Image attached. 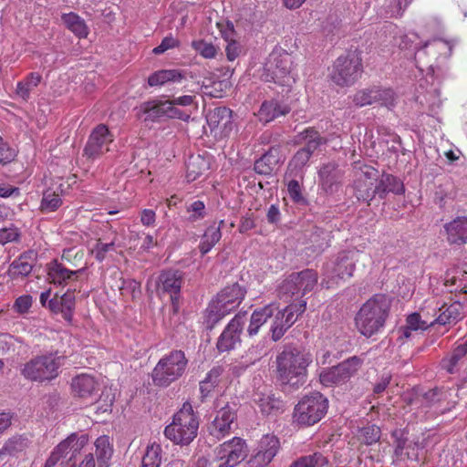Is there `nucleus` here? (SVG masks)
<instances>
[{
	"instance_id": "nucleus-39",
	"label": "nucleus",
	"mask_w": 467,
	"mask_h": 467,
	"mask_svg": "<svg viewBox=\"0 0 467 467\" xmlns=\"http://www.w3.org/2000/svg\"><path fill=\"white\" fill-rule=\"evenodd\" d=\"M463 358H467V339L441 360V367L448 373L453 374L458 370Z\"/></svg>"
},
{
	"instance_id": "nucleus-26",
	"label": "nucleus",
	"mask_w": 467,
	"mask_h": 467,
	"mask_svg": "<svg viewBox=\"0 0 467 467\" xmlns=\"http://www.w3.org/2000/svg\"><path fill=\"white\" fill-rule=\"evenodd\" d=\"M415 60L418 63L424 62V59L431 56L436 60L440 56H451L452 47L444 40L432 39L427 41L420 47H415Z\"/></svg>"
},
{
	"instance_id": "nucleus-52",
	"label": "nucleus",
	"mask_w": 467,
	"mask_h": 467,
	"mask_svg": "<svg viewBox=\"0 0 467 467\" xmlns=\"http://www.w3.org/2000/svg\"><path fill=\"white\" fill-rule=\"evenodd\" d=\"M381 431L379 427L372 424L359 430L358 440L366 445H372L379 441Z\"/></svg>"
},
{
	"instance_id": "nucleus-61",
	"label": "nucleus",
	"mask_w": 467,
	"mask_h": 467,
	"mask_svg": "<svg viewBox=\"0 0 467 467\" xmlns=\"http://www.w3.org/2000/svg\"><path fill=\"white\" fill-rule=\"evenodd\" d=\"M18 236V230L16 227L12 226L0 229V243L3 244L17 240Z\"/></svg>"
},
{
	"instance_id": "nucleus-2",
	"label": "nucleus",
	"mask_w": 467,
	"mask_h": 467,
	"mask_svg": "<svg viewBox=\"0 0 467 467\" xmlns=\"http://www.w3.org/2000/svg\"><path fill=\"white\" fill-rule=\"evenodd\" d=\"M390 301L385 295L378 294L367 300L355 317L358 330L366 337L382 329L389 316Z\"/></svg>"
},
{
	"instance_id": "nucleus-51",
	"label": "nucleus",
	"mask_w": 467,
	"mask_h": 467,
	"mask_svg": "<svg viewBox=\"0 0 467 467\" xmlns=\"http://www.w3.org/2000/svg\"><path fill=\"white\" fill-rule=\"evenodd\" d=\"M328 464V459L320 451L297 458L290 467H324Z\"/></svg>"
},
{
	"instance_id": "nucleus-29",
	"label": "nucleus",
	"mask_w": 467,
	"mask_h": 467,
	"mask_svg": "<svg viewBox=\"0 0 467 467\" xmlns=\"http://www.w3.org/2000/svg\"><path fill=\"white\" fill-rule=\"evenodd\" d=\"M36 260V254L33 251L26 252L14 260L8 269V275L13 279L27 276L33 270Z\"/></svg>"
},
{
	"instance_id": "nucleus-13",
	"label": "nucleus",
	"mask_w": 467,
	"mask_h": 467,
	"mask_svg": "<svg viewBox=\"0 0 467 467\" xmlns=\"http://www.w3.org/2000/svg\"><path fill=\"white\" fill-rule=\"evenodd\" d=\"M144 115V121L160 122L166 119H178L187 121L190 114L176 107L170 100L153 99L142 103L139 108V117Z\"/></svg>"
},
{
	"instance_id": "nucleus-4",
	"label": "nucleus",
	"mask_w": 467,
	"mask_h": 467,
	"mask_svg": "<svg viewBox=\"0 0 467 467\" xmlns=\"http://www.w3.org/2000/svg\"><path fill=\"white\" fill-rule=\"evenodd\" d=\"M64 358L57 352H47L37 355L26 362L21 369V375L28 380L36 382L51 381L59 375Z\"/></svg>"
},
{
	"instance_id": "nucleus-1",
	"label": "nucleus",
	"mask_w": 467,
	"mask_h": 467,
	"mask_svg": "<svg viewBox=\"0 0 467 467\" xmlns=\"http://www.w3.org/2000/svg\"><path fill=\"white\" fill-rule=\"evenodd\" d=\"M311 353L305 348L286 346L276 356V379L283 390H296L307 379V368L312 363Z\"/></svg>"
},
{
	"instance_id": "nucleus-43",
	"label": "nucleus",
	"mask_w": 467,
	"mask_h": 467,
	"mask_svg": "<svg viewBox=\"0 0 467 467\" xmlns=\"http://www.w3.org/2000/svg\"><path fill=\"white\" fill-rule=\"evenodd\" d=\"M429 312L426 314L424 310L420 313H412L407 317V325L404 328L403 335L406 337L410 336L411 330H426L428 327H432V319L429 318Z\"/></svg>"
},
{
	"instance_id": "nucleus-42",
	"label": "nucleus",
	"mask_w": 467,
	"mask_h": 467,
	"mask_svg": "<svg viewBox=\"0 0 467 467\" xmlns=\"http://www.w3.org/2000/svg\"><path fill=\"white\" fill-rule=\"evenodd\" d=\"M42 81V76L37 72L29 73L23 80L17 82L16 94L24 101L30 98L31 91L36 88Z\"/></svg>"
},
{
	"instance_id": "nucleus-14",
	"label": "nucleus",
	"mask_w": 467,
	"mask_h": 467,
	"mask_svg": "<svg viewBox=\"0 0 467 467\" xmlns=\"http://www.w3.org/2000/svg\"><path fill=\"white\" fill-rule=\"evenodd\" d=\"M306 307V301L299 300L298 303L291 304L275 315L270 329L273 341H278L285 335L287 329L297 320L298 317L305 312Z\"/></svg>"
},
{
	"instance_id": "nucleus-15",
	"label": "nucleus",
	"mask_w": 467,
	"mask_h": 467,
	"mask_svg": "<svg viewBox=\"0 0 467 467\" xmlns=\"http://www.w3.org/2000/svg\"><path fill=\"white\" fill-rule=\"evenodd\" d=\"M280 450L279 439L274 434H265L245 462L244 467H266Z\"/></svg>"
},
{
	"instance_id": "nucleus-23",
	"label": "nucleus",
	"mask_w": 467,
	"mask_h": 467,
	"mask_svg": "<svg viewBox=\"0 0 467 467\" xmlns=\"http://www.w3.org/2000/svg\"><path fill=\"white\" fill-rule=\"evenodd\" d=\"M30 443L25 435L16 434L9 437L0 448V463L6 464L13 459H18L26 452Z\"/></svg>"
},
{
	"instance_id": "nucleus-28",
	"label": "nucleus",
	"mask_w": 467,
	"mask_h": 467,
	"mask_svg": "<svg viewBox=\"0 0 467 467\" xmlns=\"http://www.w3.org/2000/svg\"><path fill=\"white\" fill-rule=\"evenodd\" d=\"M83 272L84 268L76 271L69 270L57 260L47 265L48 279L57 285H66L69 281L77 279L78 275Z\"/></svg>"
},
{
	"instance_id": "nucleus-18",
	"label": "nucleus",
	"mask_w": 467,
	"mask_h": 467,
	"mask_svg": "<svg viewBox=\"0 0 467 467\" xmlns=\"http://www.w3.org/2000/svg\"><path fill=\"white\" fill-rule=\"evenodd\" d=\"M245 312L236 314L224 327L216 342L219 352H229L241 344Z\"/></svg>"
},
{
	"instance_id": "nucleus-33",
	"label": "nucleus",
	"mask_w": 467,
	"mask_h": 467,
	"mask_svg": "<svg viewBox=\"0 0 467 467\" xmlns=\"http://www.w3.org/2000/svg\"><path fill=\"white\" fill-rule=\"evenodd\" d=\"M377 195L383 199L388 193L402 194L405 192L403 182L394 175L383 173L378 177L375 190Z\"/></svg>"
},
{
	"instance_id": "nucleus-32",
	"label": "nucleus",
	"mask_w": 467,
	"mask_h": 467,
	"mask_svg": "<svg viewBox=\"0 0 467 467\" xmlns=\"http://www.w3.org/2000/svg\"><path fill=\"white\" fill-rule=\"evenodd\" d=\"M447 240L450 244H462L467 243V217H457L444 225Z\"/></svg>"
},
{
	"instance_id": "nucleus-64",
	"label": "nucleus",
	"mask_w": 467,
	"mask_h": 467,
	"mask_svg": "<svg viewBox=\"0 0 467 467\" xmlns=\"http://www.w3.org/2000/svg\"><path fill=\"white\" fill-rule=\"evenodd\" d=\"M255 223L253 218V215L250 213H246L244 216L241 218V222L239 224V232L240 233H246L253 228H254Z\"/></svg>"
},
{
	"instance_id": "nucleus-25",
	"label": "nucleus",
	"mask_w": 467,
	"mask_h": 467,
	"mask_svg": "<svg viewBox=\"0 0 467 467\" xmlns=\"http://www.w3.org/2000/svg\"><path fill=\"white\" fill-rule=\"evenodd\" d=\"M432 324L441 326L455 324L463 317V306L459 302L451 305L443 304L439 306L437 303L432 308Z\"/></svg>"
},
{
	"instance_id": "nucleus-53",
	"label": "nucleus",
	"mask_w": 467,
	"mask_h": 467,
	"mask_svg": "<svg viewBox=\"0 0 467 467\" xmlns=\"http://www.w3.org/2000/svg\"><path fill=\"white\" fill-rule=\"evenodd\" d=\"M60 306L62 308V317L67 322H71L73 317V312L76 306V299L74 292L67 290L59 298Z\"/></svg>"
},
{
	"instance_id": "nucleus-50",
	"label": "nucleus",
	"mask_w": 467,
	"mask_h": 467,
	"mask_svg": "<svg viewBox=\"0 0 467 467\" xmlns=\"http://www.w3.org/2000/svg\"><path fill=\"white\" fill-rule=\"evenodd\" d=\"M162 462V448L153 442L149 444L143 454L140 467H160Z\"/></svg>"
},
{
	"instance_id": "nucleus-34",
	"label": "nucleus",
	"mask_w": 467,
	"mask_h": 467,
	"mask_svg": "<svg viewBox=\"0 0 467 467\" xmlns=\"http://www.w3.org/2000/svg\"><path fill=\"white\" fill-rule=\"evenodd\" d=\"M224 225V221L221 220L219 223L213 222L202 235L201 242L199 244L200 253L204 255L209 253L213 247L222 238V227Z\"/></svg>"
},
{
	"instance_id": "nucleus-20",
	"label": "nucleus",
	"mask_w": 467,
	"mask_h": 467,
	"mask_svg": "<svg viewBox=\"0 0 467 467\" xmlns=\"http://www.w3.org/2000/svg\"><path fill=\"white\" fill-rule=\"evenodd\" d=\"M248 452L246 441L240 437H234L215 449L216 457L221 461L226 460L230 467H236L247 457Z\"/></svg>"
},
{
	"instance_id": "nucleus-49",
	"label": "nucleus",
	"mask_w": 467,
	"mask_h": 467,
	"mask_svg": "<svg viewBox=\"0 0 467 467\" xmlns=\"http://www.w3.org/2000/svg\"><path fill=\"white\" fill-rule=\"evenodd\" d=\"M223 37L226 42L225 53L229 61L235 60L243 52V46L235 38V32L233 28L223 32Z\"/></svg>"
},
{
	"instance_id": "nucleus-8",
	"label": "nucleus",
	"mask_w": 467,
	"mask_h": 467,
	"mask_svg": "<svg viewBox=\"0 0 467 467\" xmlns=\"http://www.w3.org/2000/svg\"><path fill=\"white\" fill-rule=\"evenodd\" d=\"M317 279V272L312 269L292 273L278 286V296L285 301L300 299L315 288Z\"/></svg>"
},
{
	"instance_id": "nucleus-56",
	"label": "nucleus",
	"mask_w": 467,
	"mask_h": 467,
	"mask_svg": "<svg viewBox=\"0 0 467 467\" xmlns=\"http://www.w3.org/2000/svg\"><path fill=\"white\" fill-rule=\"evenodd\" d=\"M187 212L191 213L188 221L194 223L203 219L206 216L205 204L202 201H195L187 207Z\"/></svg>"
},
{
	"instance_id": "nucleus-40",
	"label": "nucleus",
	"mask_w": 467,
	"mask_h": 467,
	"mask_svg": "<svg viewBox=\"0 0 467 467\" xmlns=\"http://www.w3.org/2000/svg\"><path fill=\"white\" fill-rule=\"evenodd\" d=\"M98 386L95 379L89 375H79L72 379L71 388L76 395L87 398L92 395Z\"/></svg>"
},
{
	"instance_id": "nucleus-24",
	"label": "nucleus",
	"mask_w": 467,
	"mask_h": 467,
	"mask_svg": "<svg viewBox=\"0 0 467 467\" xmlns=\"http://www.w3.org/2000/svg\"><path fill=\"white\" fill-rule=\"evenodd\" d=\"M236 419V411L229 404L217 411L213 422L208 427L209 433L218 440L229 434L231 425Z\"/></svg>"
},
{
	"instance_id": "nucleus-3",
	"label": "nucleus",
	"mask_w": 467,
	"mask_h": 467,
	"mask_svg": "<svg viewBox=\"0 0 467 467\" xmlns=\"http://www.w3.org/2000/svg\"><path fill=\"white\" fill-rule=\"evenodd\" d=\"M198 429L199 418L191 403L185 402L173 415L171 423L165 427L164 434L173 443L185 446L197 437Z\"/></svg>"
},
{
	"instance_id": "nucleus-47",
	"label": "nucleus",
	"mask_w": 467,
	"mask_h": 467,
	"mask_svg": "<svg viewBox=\"0 0 467 467\" xmlns=\"http://www.w3.org/2000/svg\"><path fill=\"white\" fill-rule=\"evenodd\" d=\"M310 158L311 155L300 148L289 161L286 171H289V175L304 177V168L307 165Z\"/></svg>"
},
{
	"instance_id": "nucleus-9",
	"label": "nucleus",
	"mask_w": 467,
	"mask_h": 467,
	"mask_svg": "<svg viewBox=\"0 0 467 467\" xmlns=\"http://www.w3.org/2000/svg\"><path fill=\"white\" fill-rule=\"evenodd\" d=\"M293 61L290 54L271 53L265 65L264 78L267 82H274L283 87H291L296 77L292 68Z\"/></svg>"
},
{
	"instance_id": "nucleus-55",
	"label": "nucleus",
	"mask_w": 467,
	"mask_h": 467,
	"mask_svg": "<svg viewBox=\"0 0 467 467\" xmlns=\"http://www.w3.org/2000/svg\"><path fill=\"white\" fill-rule=\"evenodd\" d=\"M192 46L204 58H213L217 54V48L212 43L204 40L193 41Z\"/></svg>"
},
{
	"instance_id": "nucleus-11",
	"label": "nucleus",
	"mask_w": 467,
	"mask_h": 467,
	"mask_svg": "<svg viewBox=\"0 0 467 467\" xmlns=\"http://www.w3.org/2000/svg\"><path fill=\"white\" fill-rule=\"evenodd\" d=\"M88 441V437L86 434H70L53 449L44 467H55L59 462L63 464L65 462H73Z\"/></svg>"
},
{
	"instance_id": "nucleus-27",
	"label": "nucleus",
	"mask_w": 467,
	"mask_h": 467,
	"mask_svg": "<svg viewBox=\"0 0 467 467\" xmlns=\"http://www.w3.org/2000/svg\"><path fill=\"white\" fill-rule=\"evenodd\" d=\"M206 121L211 131L225 134L232 130V111L225 107L214 108L207 113Z\"/></svg>"
},
{
	"instance_id": "nucleus-62",
	"label": "nucleus",
	"mask_w": 467,
	"mask_h": 467,
	"mask_svg": "<svg viewBox=\"0 0 467 467\" xmlns=\"http://www.w3.org/2000/svg\"><path fill=\"white\" fill-rule=\"evenodd\" d=\"M32 305V297L30 296H19L15 302V308L18 313H26Z\"/></svg>"
},
{
	"instance_id": "nucleus-31",
	"label": "nucleus",
	"mask_w": 467,
	"mask_h": 467,
	"mask_svg": "<svg viewBox=\"0 0 467 467\" xmlns=\"http://www.w3.org/2000/svg\"><path fill=\"white\" fill-rule=\"evenodd\" d=\"M290 108L287 104L278 100H267L262 103L257 116L261 122L268 123L278 117L289 113Z\"/></svg>"
},
{
	"instance_id": "nucleus-41",
	"label": "nucleus",
	"mask_w": 467,
	"mask_h": 467,
	"mask_svg": "<svg viewBox=\"0 0 467 467\" xmlns=\"http://www.w3.org/2000/svg\"><path fill=\"white\" fill-rule=\"evenodd\" d=\"M299 140L305 143L301 149L312 154L327 140L313 128H307L298 134Z\"/></svg>"
},
{
	"instance_id": "nucleus-46",
	"label": "nucleus",
	"mask_w": 467,
	"mask_h": 467,
	"mask_svg": "<svg viewBox=\"0 0 467 467\" xmlns=\"http://www.w3.org/2000/svg\"><path fill=\"white\" fill-rule=\"evenodd\" d=\"M228 314L213 301H211L204 312L203 325L207 330H213L214 327Z\"/></svg>"
},
{
	"instance_id": "nucleus-30",
	"label": "nucleus",
	"mask_w": 467,
	"mask_h": 467,
	"mask_svg": "<svg viewBox=\"0 0 467 467\" xmlns=\"http://www.w3.org/2000/svg\"><path fill=\"white\" fill-rule=\"evenodd\" d=\"M343 176V171L339 169L338 164L336 162H328L323 164L318 171V177L322 188L327 192H333L334 186L338 184Z\"/></svg>"
},
{
	"instance_id": "nucleus-60",
	"label": "nucleus",
	"mask_w": 467,
	"mask_h": 467,
	"mask_svg": "<svg viewBox=\"0 0 467 467\" xmlns=\"http://www.w3.org/2000/svg\"><path fill=\"white\" fill-rule=\"evenodd\" d=\"M199 163H203V160L198 155L197 157H192L187 163V178L188 180L194 181L196 180L201 174L202 171H195V166H197Z\"/></svg>"
},
{
	"instance_id": "nucleus-54",
	"label": "nucleus",
	"mask_w": 467,
	"mask_h": 467,
	"mask_svg": "<svg viewBox=\"0 0 467 467\" xmlns=\"http://www.w3.org/2000/svg\"><path fill=\"white\" fill-rule=\"evenodd\" d=\"M62 204V200L58 194L47 191L43 194L40 208L43 212L51 213L57 210Z\"/></svg>"
},
{
	"instance_id": "nucleus-36",
	"label": "nucleus",
	"mask_w": 467,
	"mask_h": 467,
	"mask_svg": "<svg viewBox=\"0 0 467 467\" xmlns=\"http://www.w3.org/2000/svg\"><path fill=\"white\" fill-rule=\"evenodd\" d=\"M274 316V306L267 305L263 307L255 309L250 317V322L247 327V335L254 337L258 334L260 328L266 323V321Z\"/></svg>"
},
{
	"instance_id": "nucleus-19",
	"label": "nucleus",
	"mask_w": 467,
	"mask_h": 467,
	"mask_svg": "<svg viewBox=\"0 0 467 467\" xmlns=\"http://www.w3.org/2000/svg\"><path fill=\"white\" fill-rule=\"evenodd\" d=\"M114 140L113 134L104 124L98 125L90 133L84 148V155L95 160L109 150V144Z\"/></svg>"
},
{
	"instance_id": "nucleus-37",
	"label": "nucleus",
	"mask_w": 467,
	"mask_h": 467,
	"mask_svg": "<svg viewBox=\"0 0 467 467\" xmlns=\"http://www.w3.org/2000/svg\"><path fill=\"white\" fill-rule=\"evenodd\" d=\"M184 78V73L179 69H161L149 76L148 84L150 87H161L170 82L179 83Z\"/></svg>"
},
{
	"instance_id": "nucleus-17",
	"label": "nucleus",
	"mask_w": 467,
	"mask_h": 467,
	"mask_svg": "<svg viewBox=\"0 0 467 467\" xmlns=\"http://www.w3.org/2000/svg\"><path fill=\"white\" fill-rule=\"evenodd\" d=\"M395 92L389 88L373 86L357 91L353 97V102L357 107L379 104L387 108L394 106Z\"/></svg>"
},
{
	"instance_id": "nucleus-58",
	"label": "nucleus",
	"mask_w": 467,
	"mask_h": 467,
	"mask_svg": "<svg viewBox=\"0 0 467 467\" xmlns=\"http://www.w3.org/2000/svg\"><path fill=\"white\" fill-rule=\"evenodd\" d=\"M265 349L264 344L260 343L255 346H252L246 352V357L249 358V360L248 363L245 364V367L254 364L265 355Z\"/></svg>"
},
{
	"instance_id": "nucleus-48",
	"label": "nucleus",
	"mask_w": 467,
	"mask_h": 467,
	"mask_svg": "<svg viewBox=\"0 0 467 467\" xmlns=\"http://www.w3.org/2000/svg\"><path fill=\"white\" fill-rule=\"evenodd\" d=\"M284 180L286 182L287 192L291 200L296 203L304 202L305 198L302 194V183L304 177L289 175V171H286Z\"/></svg>"
},
{
	"instance_id": "nucleus-16",
	"label": "nucleus",
	"mask_w": 467,
	"mask_h": 467,
	"mask_svg": "<svg viewBox=\"0 0 467 467\" xmlns=\"http://www.w3.org/2000/svg\"><path fill=\"white\" fill-rule=\"evenodd\" d=\"M379 171L375 168L364 165L356 171L354 181V194L358 201L365 202L368 205L376 197L377 192L375 185L377 183Z\"/></svg>"
},
{
	"instance_id": "nucleus-57",
	"label": "nucleus",
	"mask_w": 467,
	"mask_h": 467,
	"mask_svg": "<svg viewBox=\"0 0 467 467\" xmlns=\"http://www.w3.org/2000/svg\"><path fill=\"white\" fill-rule=\"evenodd\" d=\"M16 157V151L0 136V164L6 165Z\"/></svg>"
},
{
	"instance_id": "nucleus-22",
	"label": "nucleus",
	"mask_w": 467,
	"mask_h": 467,
	"mask_svg": "<svg viewBox=\"0 0 467 467\" xmlns=\"http://www.w3.org/2000/svg\"><path fill=\"white\" fill-rule=\"evenodd\" d=\"M245 294V289L234 283L222 289L212 301L223 308L224 312L231 313L239 306Z\"/></svg>"
},
{
	"instance_id": "nucleus-44",
	"label": "nucleus",
	"mask_w": 467,
	"mask_h": 467,
	"mask_svg": "<svg viewBox=\"0 0 467 467\" xmlns=\"http://www.w3.org/2000/svg\"><path fill=\"white\" fill-rule=\"evenodd\" d=\"M96 451L95 455L98 462V467H107L108 462L112 456V448L109 445L108 436H100L95 441Z\"/></svg>"
},
{
	"instance_id": "nucleus-7",
	"label": "nucleus",
	"mask_w": 467,
	"mask_h": 467,
	"mask_svg": "<svg viewBox=\"0 0 467 467\" xmlns=\"http://www.w3.org/2000/svg\"><path fill=\"white\" fill-rule=\"evenodd\" d=\"M362 71V59L359 54L357 50H350L336 59L330 76L337 86L348 87L360 78Z\"/></svg>"
},
{
	"instance_id": "nucleus-63",
	"label": "nucleus",
	"mask_w": 467,
	"mask_h": 467,
	"mask_svg": "<svg viewBox=\"0 0 467 467\" xmlns=\"http://www.w3.org/2000/svg\"><path fill=\"white\" fill-rule=\"evenodd\" d=\"M407 441L408 437H404L401 440L396 441L395 443V450H394V455L397 459L401 460L404 457L410 458L409 453H404V449L407 448Z\"/></svg>"
},
{
	"instance_id": "nucleus-5",
	"label": "nucleus",
	"mask_w": 467,
	"mask_h": 467,
	"mask_svg": "<svg viewBox=\"0 0 467 467\" xmlns=\"http://www.w3.org/2000/svg\"><path fill=\"white\" fill-rule=\"evenodd\" d=\"M188 359L182 350H172L164 355L156 364L151 372L155 386L166 388L175 382L185 373Z\"/></svg>"
},
{
	"instance_id": "nucleus-6",
	"label": "nucleus",
	"mask_w": 467,
	"mask_h": 467,
	"mask_svg": "<svg viewBox=\"0 0 467 467\" xmlns=\"http://www.w3.org/2000/svg\"><path fill=\"white\" fill-rule=\"evenodd\" d=\"M328 408L327 399L318 391L305 395L294 410L295 421L302 426H311L321 420Z\"/></svg>"
},
{
	"instance_id": "nucleus-35",
	"label": "nucleus",
	"mask_w": 467,
	"mask_h": 467,
	"mask_svg": "<svg viewBox=\"0 0 467 467\" xmlns=\"http://www.w3.org/2000/svg\"><path fill=\"white\" fill-rule=\"evenodd\" d=\"M279 164L278 148L272 147L259 158L254 165V170L260 175H272Z\"/></svg>"
},
{
	"instance_id": "nucleus-38",
	"label": "nucleus",
	"mask_w": 467,
	"mask_h": 467,
	"mask_svg": "<svg viewBox=\"0 0 467 467\" xmlns=\"http://www.w3.org/2000/svg\"><path fill=\"white\" fill-rule=\"evenodd\" d=\"M254 400L265 415L275 414L283 410V401L272 393H256Z\"/></svg>"
},
{
	"instance_id": "nucleus-21",
	"label": "nucleus",
	"mask_w": 467,
	"mask_h": 467,
	"mask_svg": "<svg viewBox=\"0 0 467 467\" xmlns=\"http://www.w3.org/2000/svg\"><path fill=\"white\" fill-rule=\"evenodd\" d=\"M183 283V273L179 270L163 271L158 281V289L162 293H167L174 308L178 306V299Z\"/></svg>"
},
{
	"instance_id": "nucleus-10",
	"label": "nucleus",
	"mask_w": 467,
	"mask_h": 467,
	"mask_svg": "<svg viewBox=\"0 0 467 467\" xmlns=\"http://www.w3.org/2000/svg\"><path fill=\"white\" fill-rule=\"evenodd\" d=\"M359 256L358 251L339 252L324 265V275L333 282L351 278Z\"/></svg>"
},
{
	"instance_id": "nucleus-12",
	"label": "nucleus",
	"mask_w": 467,
	"mask_h": 467,
	"mask_svg": "<svg viewBox=\"0 0 467 467\" xmlns=\"http://www.w3.org/2000/svg\"><path fill=\"white\" fill-rule=\"evenodd\" d=\"M362 363L360 358L353 356L337 366L323 368L319 373L320 383L325 387L344 384L357 374Z\"/></svg>"
},
{
	"instance_id": "nucleus-59",
	"label": "nucleus",
	"mask_w": 467,
	"mask_h": 467,
	"mask_svg": "<svg viewBox=\"0 0 467 467\" xmlns=\"http://www.w3.org/2000/svg\"><path fill=\"white\" fill-rule=\"evenodd\" d=\"M178 46H179V41L176 38H174L172 36H165L161 40V44L158 47L153 48L152 52L155 55H160V54L164 53L168 49L176 47Z\"/></svg>"
},
{
	"instance_id": "nucleus-45",
	"label": "nucleus",
	"mask_w": 467,
	"mask_h": 467,
	"mask_svg": "<svg viewBox=\"0 0 467 467\" xmlns=\"http://www.w3.org/2000/svg\"><path fill=\"white\" fill-rule=\"evenodd\" d=\"M62 20L67 27L73 32L77 36L82 38L86 37L88 34V26L83 18L75 13L64 14Z\"/></svg>"
}]
</instances>
